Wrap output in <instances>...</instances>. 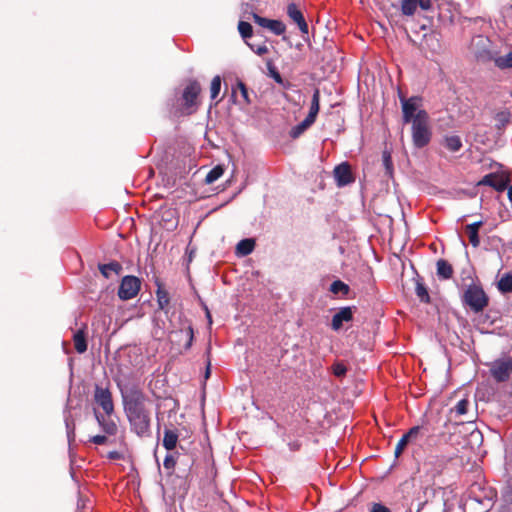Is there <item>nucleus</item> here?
Here are the masks:
<instances>
[{
	"label": "nucleus",
	"instance_id": "obj_11",
	"mask_svg": "<svg viewBox=\"0 0 512 512\" xmlns=\"http://www.w3.org/2000/svg\"><path fill=\"white\" fill-rule=\"evenodd\" d=\"M253 20L257 25L269 29L275 35H282L286 30L285 24L279 20L267 19L258 14H253Z\"/></svg>",
	"mask_w": 512,
	"mask_h": 512
},
{
	"label": "nucleus",
	"instance_id": "obj_9",
	"mask_svg": "<svg viewBox=\"0 0 512 512\" xmlns=\"http://www.w3.org/2000/svg\"><path fill=\"white\" fill-rule=\"evenodd\" d=\"M403 120L405 123L414 121L419 112H426L421 109V100L418 97L402 99Z\"/></svg>",
	"mask_w": 512,
	"mask_h": 512
},
{
	"label": "nucleus",
	"instance_id": "obj_46",
	"mask_svg": "<svg viewBox=\"0 0 512 512\" xmlns=\"http://www.w3.org/2000/svg\"><path fill=\"white\" fill-rule=\"evenodd\" d=\"M186 335L188 337V342H187V345L186 347H190L191 344H192V341H193V329L191 326H188L187 329H186Z\"/></svg>",
	"mask_w": 512,
	"mask_h": 512
},
{
	"label": "nucleus",
	"instance_id": "obj_47",
	"mask_svg": "<svg viewBox=\"0 0 512 512\" xmlns=\"http://www.w3.org/2000/svg\"><path fill=\"white\" fill-rule=\"evenodd\" d=\"M273 77H274V79H275L278 83H281L282 79H281V76H280V74H279L278 72H275V73L273 74Z\"/></svg>",
	"mask_w": 512,
	"mask_h": 512
},
{
	"label": "nucleus",
	"instance_id": "obj_15",
	"mask_svg": "<svg viewBox=\"0 0 512 512\" xmlns=\"http://www.w3.org/2000/svg\"><path fill=\"white\" fill-rule=\"evenodd\" d=\"M287 14L290 17V19L293 20L298 25L300 31L303 34L308 33V25L304 19V16H303L301 10L298 8V6L295 3H291L288 5Z\"/></svg>",
	"mask_w": 512,
	"mask_h": 512
},
{
	"label": "nucleus",
	"instance_id": "obj_23",
	"mask_svg": "<svg viewBox=\"0 0 512 512\" xmlns=\"http://www.w3.org/2000/svg\"><path fill=\"white\" fill-rule=\"evenodd\" d=\"M100 272L105 278H109L111 272H114L115 274H119V272L122 270V266L118 262H110L108 264H102L99 266Z\"/></svg>",
	"mask_w": 512,
	"mask_h": 512
},
{
	"label": "nucleus",
	"instance_id": "obj_25",
	"mask_svg": "<svg viewBox=\"0 0 512 512\" xmlns=\"http://www.w3.org/2000/svg\"><path fill=\"white\" fill-rule=\"evenodd\" d=\"M99 424L103 430L109 435H115L117 432V425L113 420H105L102 416L96 415Z\"/></svg>",
	"mask_w": 512,
	"mask_h": 512
},
{
	"label": "nucleus",
	"instance_id": "obj_4",
	"mask_svg": "<svg viewBox=\"0 0 512 512\" xmlns=\"http://www.w3.org/2000/svg\"><path fill=\"white\" fill-rule=\"evenodd\" d=\"M201 92L200 84L196 80H191L183 90L182 114L190 115L197 111L199 107V94Z\"/></svg>",
	"mask_w": 512,
	"mask_h": 512
},
{
	"label": "nucleus",
	"instance_id": "obj_37",
	"mask_svg": "<svg viewBox=\"0 0 512 512\" xmlns=\"http://www.w3.org/2000/svg\"><path fill=\"white\" fill-rule=\"evenodd\" d=\"M65 425H66V430H67L68 441L70 443L72 440H74V437H75V434H74V423H73V421L69 417H66L65 418Z\"/></svg>",
	"mask_w": 512,
	"mask_h": 512
},
{
	"label": "nucleus",
	"instance_id": "obj_22",
	"mask_svg": "<svg viewBox=\"0 0 512 512\" xmlns=\"http://www.w3.org/2000/svg\"><path fill=\"white\" fill-rule=\"evenodd\" d=\"M320 92L318 89H316L313 93V96H312V101H311V106H310V111H309V114L307 115L308 118H310L311 120L315 121L316 119V116L319 112V109H320Z\"/></svg>",
	"mask_w": 512,
	"mask_h": 512
},
{
	"label": "nucleus",
	"instance_id": "obj_30",
	"mask_svg": "<svg viewBox=\"0 0 512 512\" xmlns=\"http://www.w3.org/2000/svg\"><path fill=\"white\" fill-rule=\"evenodd\" d=\"M330 291L336 295L340 293L346 295L349 292V286L341 280H336L331 284Z\"/></svg>",
	"mask_w": 512,
	"mask_h": 512
},
{
	"label": "nucleus",
	"instance_id": "obj_20",
	"mask_svg": "<svg viewBox=\"0 0 512 512\" xmlns=\"http://www.w3.org/2000/svg\"><path fill=\"white\" fill-rule=\"evenodd\" d=\"M178 435L175 431L166 429L164 431L163 446L167 450H173L176 447Z\"/></svg>",
	"mask_w": 512,
	"mask_h": 512
},
{
	"label": "nucleus",
	"instance_id": "obj_24",
	"mask_svg": "<svg viewBox=\"0 0 512 512\" xmlns=\"http://www.w3.org/2000/svg\"><path fill=\"white\" fill-rule=\"evenodd\" d=\"M315 121L306 117L301 123L291 129L290 136L298 138L307 128H309Z\"/></svg>",
	"mask_w": 512,
	"mask_h": 512
},
{
	"label": "nucleus",
	"instance_id": "obj_19",
	"mask_svg": "<svg viewBox=\"0 0 512 512\" xmlns=\"http://www.w3.org/2000/svg\"><path fill=\"white\" fill-rule=\"evenodd\" d=\"M437 275L441 279H450L453 275V268L446 260L440 259L437 261Z\"/></svg>",
	"mask_w": 512,
	"mask_h": 512
},
{
	"label": "nucleus",
	"instance_id": "obj_28",
	"mask_svg": "<svg viewBox=\"0 0 512 512\" xmlns=\"http://www.w3.org/2000/svg\"><path fill=\"white\" fill-rule=\"evenodd\" d=\"M498 289L502 293H509L512 291V274H505L498 282Z\"/></svg>",
	"mask_w": 512,
	"mask_h": 512
},
{
	"label": "nucleus",
	"instance_id": "obj_51",
	"mask_svg": "<svg viewBox=\"0 0 512 512\" xmlns=\"http://www.w3.org/2000/svg\"><path fill=\"white\" fill-rule=\"evenodd\" d=\"M503 512H512V505L508 506L507 509Z\"/></svg>",
	"mask_w": 512,
	"mask_h": 512
},
{
	"label": "nucleus",
	"instance_id": "obj_10",
	"mask_svg": "<svg viewBox=\"0 0 512 512\" xmlns=\"http://www.w3.org/2000/svg\"><path fill=\"white\" fill-rule=\"evenodd\" d=\"M94 398L96 403L104 410L107 415L114 411V404L111 392L107 388L96 386Z\"/></svg>",
	"mask_w": 512,
	"mask_h": 512
},
{
	"label": "nucleus",
	"instance_id": "obj_42",
	"mask_svg": "<svg viewBox=\"0 0 512 512\" xmlns=\"http://www.w3.org/2000/svg\"><path fill=\"white\" fill-rule=\"evenodd\" d=\"M370 512H390V510H389V508H387L386 506H384L380 503H374L372 505Z\"/></svg>",
	"mask_w": 512,
	"mask_h": 512
},
{
	"label": "nucleus",
	"instance_id": "obj_12",
	"mask_svg": "<svg viewBox=\"0 0 512 512\" xmlns=\"http://www.w3.org/2000/svg\"><path fill=\"white\" fill-rule=\"evenodd\" d=\"M429 10L431 8V0H401V12L406 16L415 14L417 8Z\"/></svg>",
	"mask_w": 512,
	"mask_h": 512
},
{
	"label": "nucleus",
	"instance_id": "obj_14",
	"mask_svg": "<svg viewBox=\"0 0 512 512\" xmlns=\"http://www.w3.org/2000/svg\"><path fill=\"white\" fill-rule=\"evenodd\" d=\"M508 184V179L494 173L485 175L479 182L478 185H487L493 187L497 191H503Z\"/></svg>",
	"mask_w": 512,
	"mask_h": 512
},
{
	"label": "nucleus",
	"instance_id": "obj_26",
	"mask_svg": "<svg viewBox=\"0 0 512 512\" xmlns=\"http://www.w3.org/2000/svg\"><path fill=\"white\" fill-rule=\"evenodd\" d=\"M445 146L451 152H457L462 147V142L459 136L452 135L445 138Z\"/></svg>",
	"mask_w": 512,
	"mask_h": 512
},
{
	"label": "nucleus",
	"instance_id": "obj_48",
	"mask_svg": "<svg viewBox=\"0 0 512 512\" xmlns=\"http://www.w3.org/2000/svg\"><path fill=\"white\" fill-rule=\"evenodd\" d=\"M210 375V363L208 362V365H207V369H206V372H205V378L207 379Z\"/></svg>",
	"mask_w": 512,
	"mask_h": 512
},
{
	"label": "nucleus",
	"instance_id": "obj_2",
	"mask_svg": "<svg viewBox=\"0 0 512 512\" xmlns=\"http://www.w3.org/2000/svg\"><path fill=\"white\" fill-rule=\"evenodd\" d=\"M495 493L491 489L473 484L463 503L464 512H487L494 503Z\"/></svg>",
	"mask_w": 512,
	"mask_h": 512
},
{
	"label": "nucleus",
	"instance_id": "obj_38",
	"mask_svg": "<svg viewBox=\"0 0 512 512\" xmlns=\"http://www.w3.org/2000/svg\"><path fill=\"white\" fill-rule=\"evenodd\" d=\"M332 371L336 377H343L347 372V368L344 364L338 362L333 364Z\"/></svg>",
	"mask_w": 512,
	"mask_h": 512
},
{
	"label": "nucleus",
	"instance_id": "obj_53",
	"mask_svg": "<svg viewBox=\"0 0 512 512\" xmlns=\"http://www.w3.org/2000/svg\"><path fill=\"white\" fill-rule=\"evenodd\" d=\"M408 512H411V511H408Z\"/></svg>",
	"mask_w": 512,
	"mask_h": 512
},
{
	"label": "nucleus",
	"instance_id": "obj_13",
	"mask_svg": "<svg viewBox=\"0 0 512 512\" xmlns=\"http://www.w3.org/2000/svg\"><path fill=\"white\" fill-rule=\"evenodd\" d=\"M333 173L339 187L346 186L354 181L350 166L347 163L336 166Z\"/></svg>",
	"mask_w": 512,
	"mask_h": 512
},
{
	"label": "nucleus",
	"instance_id": "obj_32",
	"mask_svg": "<svg viewBox=\"0 0 512 512\" xmlns=\"http://www.w3.org/2000/svg\"><path fill=\"white\" fill-rule=\"evenodd\" d=\"M238 30L240 35L244 40H247L252 36L253 29L250 23L245 21H240L238 24Z\"/></svg>",
	"mask_w": 512,
	"mask_h": 512
},
{
	"label": "nucleus",
	"instance_id": "obj_7",
	"mask_svg": "<svg viewBox=\"0 0 512 512\" xmlns=\"http://www.w3.org/2000/svg\"><path fill=\"white\" fill-rule=\"evenodd\" d=\"M140 280L135 276H125L119 286L118 296L122 300L134 298L140 290Z\"/></svg>",
	"mask_w": 512,
	"mask_h": 512
},
{
	"label": "nucleus",
	"instance_id": "obj_44",
	"mask_svg": "<svg viewBox=\"0 0 512 512\" xmlns=\"http://www.w3.org/2000/svg\"><path fill=\"white\" fill-rule=\"evenodd\" d=\"M383 162H384V165L387 169V171H391V158H390V155L388 153H384L383 154Z\"/></svg>",
	"mask_w": 512,
	"mask_h": 512
},
{
	"label": "nucleus",
	"instance_id": "obj_40",
	"mask_svg": "<svg viewBox=\"0 0 512 512\" xmlns=\"http://www.w3.org/2000/svg\"><path fill=\"white\" fill-rule=\"evenodd\" d=\"M238 88L240 89V93H241V96L242 98L244 99V101L249 104L250 103V99H249V94H248V90H247V87L245 86V84L241 81L238 82L237 84Z\"/></svg>",
	"mask_w": 512,
	"mask_h": 512
},
{
	"label": "nucleus",
	"instance_id": "obj_36",
	"mask_svg": "<svg viewBox=\"0 0 512 512\" xmlns=\"http://www.w3.org/2000/svg\"><path fill=\"white\" fill-rule=\"evenodd\" d=\"M467 234H468V237H469V242L471 243V245L473 247H478L479 244H480V238H479V235H478V232L477 230H466Z\"/></svg>",
	"mask_w": 512,
	"mask_h": 512
},
{
	"label": "nucleus",
	"instance_id": "obj_18",
	"mask_svg": "<svg viewBox=\"0 0 512 512\" xmlns=\"http://www.w3.org/2000/svg\"><path fill=\"white\" fill-rule=\"evenodd\" d=\"M255 247V241L247 238L238 242L236 246V254L238 256H247L252 253Z\"/></svg>",
	"mask_w": 512,
	"mask_h": 512
},
{
	"label": "nucleus",
	"instance_id": "obj_1",
	"mask_svg": "<svg viewBox=\"0 0 512 512\" xmlns=\"http://www.w3.org/2000/svg\"><path fill=\"white\" fill-rule=\"evenodd\" d=\"M123 409L132 432L139 437L151 434L150 401L143 390L135 384L118 383Z\"/></svg>",
	"mask_w": 512,
	"mask_h": 512
},
{
	"label": "nucleus",
	"instance_id": "obj_39",
	"mask_svg": "<svg viewBox=\"0 0 512 512\" xmlns=\"http://www.w3.org/2000/svg\"><path fill=\"white\" fill-rule=\"evenodd\" d=\"M248 46L257 54V55H264L268 52V48L266 45L264 44H261V45H253V44H250L248 43Z\"/></svg>",
	"mask_w": 512,
	"mask_h": 512
},
{
	"label": "nucleus",
	"instance_id": "obj_3",
	"mask_svg": "<svg viewBox=\"0 0 512 512\" xmlns=\"http://www.w3.org/2000/svg\"><path fill=\"white\" fill-rule=\"evenodd\" d=\"M412 139L416 147L426 146L431 139L427 112H419L412 123Z\"/></svg>",
	"mask_w": 512,
	"mask_h": 512
},
{
	"label": "nucleus",
	"instance_id": "obj_8",
	"mask_svg": "<svg viewBox=\"0 0 512 512\" xmlns=\"http://www.w3.org/2000/svg\"><path fill=\"white\" fill-rule=\"evenodd\" d=\"M490 41L487 37L482 35H477L472 38L469 49L470 52L477 58L481 60L490 59Z\"/></svg>",
	"mask_w": 512,
	"mask_h": 512
},
{
	"label": "nucleus",
	"instance_id": "obj_27",
	"mask_svg": "<svg viewBox=\"0 0 512 512\" xmlns=\"http://www.w3.org/2000/svg\"><path fill=\"white\" fill-rule=\"evenodd\" d=\"M224 173V168L222 165H217L213 169H211L206 175L205 182L207 184H212L217 181Z\"/></svg>",
	"mask_w": 512,
	"mask_h": 512
},
{
	"label": "nucleus",
	"instance_id": "obj_21",
	"mask_svg": "<svg viewBox=\"0 0 512 512\" xmlns=\"http://www.w3.org/2000/svg\"><path fill=\"white\" fill-rule=\"evenodd\" d=\"M75 350L82 354L87 350V343L83 330H78L73 337Z\"/></svg>",
	"mask_w": 512,
	"mask_h": 512
},
{
	"label": "nucleus",
	"instance_id": "obj_16",
	"mask_svg": "<svg viewBox=\"0 0 512 512\" xmlns=\"http://www.w3.org/2000/svg\"><path fill=\"white\" fill-rule=\"evenodd\" d=\"M353 318V312L351 307H342L332 318V329L338 331L343 322H349Z\"/></svg>",
	"mask_w": 512,
	"mask_h": 512
},
{
	"label": "nucleus",
	"instance_id": "obj_41",
	"mask_svg": "<svg viewBox=\"0 0 512 512\" xmlns=\"http://www.w3.org/2000/svg\"><path fill=\"white\" fill-rule=\"evenodd\" d=\"M175 464H176V461H175L174 456L171 454L166 455L164 462H163L164 467L168 470H171L174 468Z\"/></svg>",
	"mask_w": 512,
	"mask_h": 512
},
{
	"label": "nucleus",
	"instance_id": "obj_49",
	"mask_svg": "<svg viewBox=\"0 0 512 512\" xmlns=\"http://www.w3.org/2000/svg\"><path fill=\"white\" fill-rule=\"evenodd\" d=\"M508 198L512 202V185L508 188Z\"/></svg>",
	"mask_w": 512,
	"mask_h": 512
},
{
	"label": "nucleus",
	"instance_id": "obj_33",
	"mask_svg": "<svg viewBox=\"0 0 512 512\" xmlns=\"http://www.w3.org/2000/svg\"><path fill=\"white\" fill-rule=\"evenodd\" d=\"M221 90V77L219 75L213 77L211 81L210 93L211 99L214 100L218 97Z\"/></svg>",
	"mask_w": 512,
	"mask_h": 512
},
{
	"label": "nucleus",
	"instance_id": "obj_5",
	"mask_svg": "<svg viewBox=\"0 0 512 512\" xmlns=\"http://www.w3.org/2000/svg\"><path fill=\"white\" fill-rule=\"evenodd\" d=\"M464 303L475 313L482 312L488 305V297L484 290L475 284L469 285L463 295Z\"/></svg>",
	"mask_w": 512,
	"mask_h": 512
},
{
	"label": "nucleus",
	"instance_id": "obj_52",
	"mask_svg": "<svg viewBox=\"0 0 512 512\" xmlns=\"http://www.w3.org/2000/svg\"><path fill=\"white\" fill-rule=\"evenodd\" d=\"M207 317L209 318V321L211 322V317H210L209 313H207Z\"/></svg>",
	"mask_w": 512,
	"mask_h": 512
},
{
	"label": "nucleus",
	"instance_id": "obj_35",
	"mask_svg": "<svg viewBox=\"0 0 512 512\" xmlns=\"http://www.w3.org/2000/svg\"><path fill=\"white\" fill-rule=\"evenodd\" d=\"M469 401L467 399L460 400L454 407L453 411L457 415H464L467 412Z\"/></svg>",
	"mask_w": 512,
	"mask_h": 512
},
{
	"label": "nucleus",
	"instance_id": "obj_6",
	"mask_svg": "<svg viewBox=\"0 0 512 512\" xmlns=\"http://www.w3.org/2000/svg\"><path fill=\"white\" fill-rule=\"evenodd\" d=\"M512 373V358L495 360L490 366V374L497 382H505Z\"/></svg>",
	"mask_w": 512,
	"mask_h": 512
},
{
	"label": "nucleus",
	"instance_id": "obj_31",
	"mask_svg": "<svg viewBox=\"0 0 512 512\" xmlns=\"http://www.w3.org/2000/svg\"><path fill=\"white\" fill-rule=\"evenodd\" d=\"M415 292L421 302H424V303L430 302V296H429L428 290L423 283H421V282L416 283Z\"/></svg>",
	"mask_w": 512,
	"mask_h": 512
},
{
	"label": "nucleus",
	"instance_id": "obj_29",
	"mask_svg": "<svg viewBox=\"0 0 512 512\" xmlns=\"http://www.w3.org/2000/svg\"><path fill=\"white\" fill-rule=\"evenodd\" d=\"M495 65L501 69L512 68V52L495 58Z\"/></svg>",
	"mask_w": 512,
	"mask_h": 512
},
{
	"label": "nucleus",
	"instance_id": "obj_45",
	"mask_svg": "<svg viewBox=\"0 0 512 512\" xmlns=\"http://www.w3.org/2000/svg\"><path fill=\"white\" fill-rule=\"evenodd\" d=\"M483 225L482 221H477L472 224H468L465 228V230H477L479 231L480 227Z\"/></svg>",
	"mask_w": 512,
	"mask_h": 512
},
{
	"label": "nucleus",
	"instance_id": "obj_34",
	"mask_svg": "<svg viewBox=\"0 0 512 512\" xmlns=\"http://www.w3.org/2000/svg\"><path fill=\"white\" fill-rule=\"evenodd\" d=\"M169 301L170 299L168 293L165 290L159 288L157 290V302L159 308L164 310L168 306Z\"/></svg>",
	"mask_w": 512,
	"mask_h": 512
},
{
	"label": "nucleus",
	"instance_id": "obj_50",
	"mask_svg": "<svg viewBox=\"0 0 512 512\" xmlns=\"http://www.w3.org/2000/svg\"><path fill=\"white\" fill-rule=\"evenodd\" d=\"M430 40H435L437 42V39L434 36H432V35L426 36V42H428Z\"/></svg>",
	"mask_w": 512,
	"mask_h": 512
},
{
	"label": "nucleus",
	"instance_id": "obj_43",
	"mask_svg": "<svg viewBox=\"0 0 512 512\" xmlns=\"http://www.w3.org/2000/svg\"><path fill=\"white\" fill-rule=\"evenodd\" d=\"M91 441L94 443V444H97V445H103L106 443L107 441V438L106 436L104 435H96L94 437H92Z\"/></svg>",
	"mask_w": 512,
	"mask_h": 512
},
{
	"label": "nucleus",
	"instance_id": "obj_17",
	"mask_svg": "<svg viewBox=\"0 0 512 512\" xmlns=\"http://www.w3.org/2000/svg\"><path fill=\"white\" fill-rule=\"evenodd\" d=\"M420 428L418 426L412 427L406 434H404L401 439L398 441L396 447H395V457H399L405 447L407 446L408 442L411 439H414L419 434Z\"/></svg>",
	"mask_w": 512,
	"mask_h": 512
}]
</instances>
